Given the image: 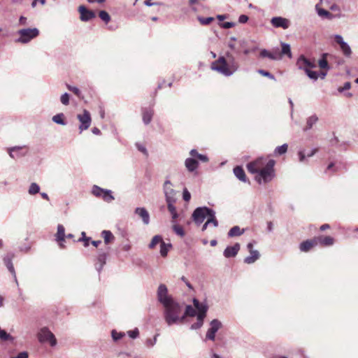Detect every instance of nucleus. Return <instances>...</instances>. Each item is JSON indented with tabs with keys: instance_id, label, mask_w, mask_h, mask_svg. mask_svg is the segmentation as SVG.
I'll return each mask as SVG.
<instances>
[{
	"instance_id": "nucleus-1",
	"label": "nucleus",
	"mask_w": 358,
	"mask_h": 358,
	"mask_svg": "<svg viewBox=\"0 0 358 358\" xmlns=\"http://www.w3.org/2000/svg\"><path fill=\"white\" fill-rule=\"evenodd\" d=\"M157 297L164 308L163 317L169 327L182 323V305L169 294L167 287L160 284L157 288Z\"/></svg>"
},
{
	"instance_id": "nucleus-2",
	"label": "nucleus",
	"mask_w": 358,
	"mask_h": 358,
	"mask_svg": "<svg viewBox=\"0 0 358 358\" xmlns=\"http://www.w3.org/2000/svg\"><path fill=\"white\" fill-rule=\"evenodd\" d=\"M239 66V63L233 54L227 51L213 62L210 68L225 77H229L238 70Z\"/></svg>"
},
{
	"instance_id": "nucleus-3",
	"label": "nucleus",
	"mask_w": 358,
	"mask_h": 358,
	"mask_svg": "<svg viewBox=\"0 0 358 358\" xmlns=\"http://www.w3.org/2000/svg\"><path fill=\"white\" fill-rule=\"evenodd\" d=\"M19 37L15 40L17 43L26 44L39 35L37 28L21 29L17 31Z\"/></svg>"
},
{
	"instance_id": "nucleus-4",
	"label": "nucleus",
	"mask_w": 358,
	"mask_h": 358,
	"mask_svg": "<svg viewBox=\"0 0 358 358\" xmlns=\"http://www.w3.org/2000/svg\"><path fill=\"white\" fill-rule=\"evenodd\" d=\"M37 338L41 343H49L51 347L57 344V341L50 330L46 327H42L37 334Z\"/></svg>"
},
{
	"instance_id": "nucleus-5",
	"label": "nucleus",
	"mask_w": 358,
	"mask_h": 358,
	"mask_svg": "<svg viewBox=\"0 0 358 358\" xmlns=\"http://www.w3.org/2000/svg\"><path fill=\"white\" fill-rule=\"evenodd\" d=\"M275 162L273 159H269L266 166L258 173L259 176L263 180L264 182H270L275 176L274 166Z\"/></svg>"
},
{
	"instance_id": "nucleus-6",
	"label": "nucleus",
	"mask_w": 358,
	"mask_h": 358,
	"mask_svg": "<svg viewBox=\"0 0 358 358\" xmlns=\"http://www.w3.org/2000/svg\"><path fill=\"white\" fill-rule=\"evenodd\" d=\"M212 208L207 206L197 207L192 213V218L196 225H200L206 218H208Z\"/></svg>"
},
{
	"instance_id": "nucleus-7",
	"label": "nucleus",
	"mask_w": 358,
	"mask_h": 358,
	"mask_svg": "<svg viewBox=\"0 0 358 358\" xmlns=\"http://www.w3.org/2000/svg\"><path fill=\"white\" fill-rule=\"evenodd\" d=\"M163 192L166 201L176 202V191L173 188V184L169 180L164 181Z\"/></svg>"
},
{
	"instance_id": "nucleus-8",
	"label": "nucleus",
	"mask_w": 358,
	"mask_h": 358,
	"mask_svg": "<svg viewBox=\"0 0 358 358\" xmlns=\"http://www.w3.org/2000/svg\"><path fill=\"white\" fill-rule=\"evenodd\" d=\"M222 327V322L217 319H213L210 322V327L206 334V339L214 341L215 340V334Z\"/></svg>"
},
{
	"instance_id": "nucleus-9",
	"label": "nucleus",
	"mask_w": 358,
	"mask_h": 358,
	"mask_svg": "<svg viewBox=\"0 0 358 358\" xmlns=\"http://www.w3.org/2000/svg\"><path fill=\"white\" fill-rule=\"evenodd\" d=\"M296 65L299 69L304 71L305 73L307 70L316 67L315 64L307 59L303 55L299 57L296 60Z\"/></svg>"
},
{
	"instance_id": "nucleus-10",
	"label": "nucleus",
	"mask_w": 358,
	"mask_h": 358,
	"mask_svg": "<svg viewBox=\"0 0 358 358\" xmlns=\"http://www.w3.org/2000/svg\"><path fill=\"white\" fill-rule=\"evenodd\" d=\"M78 119L80 122V125L79 126L80 133H81L83 130L87 129L91 124V116L89 111L87 110H83V114H78L77 115Z\"/></svg>"
},
{
	"instance_id": "nucleus-11",
	"label": "nucleus",
	"mask_w": 358,
	"mask_h": 358,
	"mask_svg": "<svg viewBox=\"0 0 358 358\" xmlns=\"http://www.w3.org/2000/svg\"><path fill=\"white\" fill-rule=\"evenodd\" d=\"M265 160L263 157H259L253 162L247 164L248 171L251 173H258L264 168Z\"/></svg>"
},
{
	"instance_id": "nucleus-12",
	"label": "nucleus",
	"mask_w": 358,
	"mask_h": 358,
	"mask_svg": "<svg viewBox=\"0 0 358 358\" xmlns=\"http://www.w3.org/2000/svg\"><path fill=\"white\" fill-rule=\"evenodd\" d=\"M247 248L250 253V255L246 257L244 259V263L248 264H251L255 263L257 259H259L260 254L258 250L252 249V248H253L252 243H249L247 245Z\"/></svg>"
},
{
	"instance_id": "nucleus-13",
	"label": "nucleus",
	"mask_w": 358,
	"mask_h": 358,
	"mask_svg": "<svg viewBox=\"0 0 358 358\" xmlns=\"http://www.w3.org/2000/svg\"><path fill=\"white\" fill-rule=\"evenodd\" d=\"M14 257L13 253H8L6 255H5L3 258V261L6 266L7 267L8 270L10 272V273L13 275V278L15 280V282H16L17 285H18V281L17 279L15 271L13 264V258Z\"/></svg>"
},
{
	"instance_id": "nucleus-14",
	"label": "nucleus",
	"mask_w": 358,
	"mask_h": 358,
	"mask_svg": "<svg viewBox=\"0 0 358 358\" xmlns=\"http://www.w3.org/2000/svg\"><path fill=\"white\" fill-rule=\"evenodd\" d=\"M80 14V20L83 22H88L96 17L93 10L87 9L85 6H80L78 8Z\"/></svg>"
},
{
	"instance_id": "nucleus-15",
	"label": "nucleus",
	"mask_w": 358,
	"mask_h": 358,
	"mask_svg": "<svg viewBox=\"0 0 358 358\" xmlns=\"http://www.w3.org/2000/svg\"><path fill=\"white\" fill-rule=\"evenodd\" d=\"M335 41L340 45V48L343 55L345 57H350L352 54V50L350 45L343 41V37L341 35L336 34L334 36Z\"/></svg>"
},
{
	"instance_id": "nucleus-16",
	"label": "nucleus",
	"mask_w": 358,
	"mask_h": 358,
	"mask_svg": "<svg viewBox=\"0 0 358 358\" xmlns=\"http://www.w3.org/2000/svg\"><path fill=\"white\" fill-rule=\"evenodd\" d=\"M271 23L275 28H282L284 29H287L289 27V21L282 17H272Z\"/></svg>"
},
{
	"instance_id": "nucleus-17",
	"label": "nucleus",
	"mask_w": 358,
	"mask_h": 358,
	"mask_svg": "<svg viewBox=\"0 0 358 358\" xmlns=\"http://www.w3.org/2000/svg\"><path fill=\"white\" fill-rule=\"evenodd\" d=\"M134 213L137 215L145 225L150 224V214L144 207H138L134 210Z\"/></svg>"
},
{
	"instance_id": "nucleus-18",
	"label": "nucleus",
	"mask_w": 358,
	"mask_h": 358,
	"mask_svg": "<svg viewBox=\"0 0 358 358\" xmlns=\"http://www.w3.org/2000/svg\"><path fill=\"white\" fill-rule=\"evenodd\" d=\"M316 10H317V15L320 17H321L322 18H326L328 20H332L334 18H341L343 17V15L341 13H338L336 15H333L331 13H329L328 10H327L324 8H319L317 5L316 6Z\"/></svg>"
},
{
	"instance_id": "nucleus-19",
	"label": "nucleus",
	"mask_w": 358,
	"mask_h": 358,
	"mask_svg": "<svg viewBox=\"0 0 358 358\" xmlns=\"http://www.w3.org/2000/svg\"><path fill=\"white\" fill-rule=\"evenodd\" d=\"M142 120L144 124H149L154 115V110L151 107L143 108L142 110Z\"/></svg>"
},
{
	"instance_id": "nucleus-20",
	"label": "nucleus",
	"mask_w": 358,
	"mask_h": 358,
	"mask_svg": "<svg viewBox=\"0 0 358 358\" xmlns=\"http://www.w3.org/2000/svg\"><path fill=\"white\" fill-rule=\"evenodd\" d=\"M240 250V244L236 243L233 246H227L224 250L223 255L227 258L234 257Z\"/></svg>"
},
{
	"instance_id": "nucleus-21",
	"label": "nucleus",
	"mask_w": 358,
	"mask_h": 358,
	"mask_svg": "<svg viewBox=\"0 0 358 358\" xmlns=\"http://www.w3.org/2000/svg\"><path fill=\"white\" fill-rule=\"evenodd\" d=\"M199 163L198 160L194 158H187L185 160V166L187 170L190 173H194L196 171L199 167Z\"/></svg>"
},
{
	"instance_id": "nucleus-22",
	"label": "nucleus",
	"mask_w": 358,
	"mask_h": 358,
	"mask_svg": "<svg viewBox=\"0 0 358 358\" xmlns=\"http://www.w3.org/2000/svg\"><path fill=\"white\" fill-rule=\"evenodd\" d=\"M107 255L106 252L99 253L97 257V263L95 265L96 270L100 273L106 262Z\"/></svg>"
},
{
	"instance_id": "nucleus-23",
	"label": "nucleus",
	"mask_w": 358,
	"mask_h": 358,
	"mask_svg": "<svg viewBox=\"0 0 358 358\" xmlns=\"http://www.w3.org/2000/svg\"><path fill=\"white\" fill-rule=\"evenodd\" d=\"M65 229L62 224L57 225V231L56 234V241L59 242L60 248H64V245L62 242L64 241L65 239Z\"/></svg>"
},
{
	"instance_id": "nucleus-24",
	"label": "nucleus",
	"mask_w": 358,
	"mask_h": 358,
	"mask_svg": "<svg viewBox=\"0 0 358 358\" xmlns=\"http://www.w3.org/2000/svg\"><path fill=\"white\" fill-rule=\"evenodd\" d=\"M315 239L317 240V244L320 243L323 246H331L334 243V239L331 236H320L315 238Z\"/></svg>"
},
{
	"instance_id": "nucleus-25",
	"label": "nucleus",
	"mask_w": 358,
	"mask_h": 358,
	"mask_svg": "<svg viewBox=\"0 0 358 358\" xmlns=\"http://www.w3.org/2000/svg\"><path fill=\"white\" fill-rule=\"evenodd\" d=\"M317 245V240L315 238L312 240H307L303 242H302L300 244V250L302 252H308L313 247Z\"/></svg>"
},
{
	"instance_id": "nucleus-26",
	"label": "nucleus",
	"mask_w": 358,
	"mask_h": 358,
	"mask_svg": "<svg viewBox=\"0 0 358 358\" xmlns=\"http://www.w3.org/2000/svg\"><path fill=\"white\" fill-rule=\"evenodd\" d=\"M259 55L261 57H268L272 60H278L281 58L279 52L272 53L266 49L262 50Z\"/></svg>"
},
{
	"instance_id": "nucleus-27",
	"label": "nucleus",
	"mask_w": 358,
	"mask_h": 358,
	"mask_svg": "<svg viewBox=\"0 0 358 358\" xmlns=\"http://www.w3.org/2000/svg\"><path fill=\"white\" fill-rule=\"evenodd\" d=\"M234 173L236 177L242 182H247V177L245 176L243 169L241 166H236L234 168Z\"/></svg>"
},
{
	"instance_id": "nucleus-28",
	"label": "nucleus",
	"mask_w": 358,
	"mask_h": 358,
	"mask_svg": "<svg viewBox=\"0 0 358 358\" xmlns=\"http://www.w3.org/2000/svg\"><path fill=\"white\" fill-rule=\"evenodd\" d=\"M24 147L25 146H14V147L8 148V152L9 156L12 159H16V158L24 156L25 154H22L20 152H17V155L13 154L14 152L19 151Z\"/></svg>"
},
{
	"instance_id": "nucleus-29",
	"label": "nucleus",
	"mask_w": 358,
	"mask_h": 358,
	"mask_svg": "<svg viewBox=\"0 0 358 358\" xmlns=\"http://www.w3.org/2000/svg\"><path fill=\"white\" fill-rule=\"evenodd\" d=\"M318 121V117L316 115H313L308 117L306 120V125L303 128L304 131H307L312 129L313 126Z\"/></svg>"
},
{
	"instance_id": "nucleus-30",
	"label": "nucleus",
	"mask_w": 358,
	"mask_h": 358,
	"mask_svg": "<svg viewBox=\"0 0 358 358\" xmlns=\"http://www.w3.org/2000/svg\"><path fill=\"white\" fill-rule=\"evenodd\" d=\"M196 315V311L191 305L186 306L185 311L182 312V322L187 317H194Z\"/></svg>"
},
{
	"instance_id": "nucleus-31",
	"label": "nucleus",
	"mask_w": 358,
	"mask_h": 358,
	"mask_svg": "<svg viewBox=\"0 0 358 358\" xmlns=\"http://www.w3.org/2000/svg\"><path fill=\"white\" fill-rule=\"evenodd\" d=\"M244 233V229H241L238 226H234L228 232L229 237H234L242 235Z\"/></svg>"
},
{
	"instance_id": "nucleus-32",
	"label": "nucleus",
	"mask_w": 358,
	"mask_h": 358,
	"mask_svg": "<svg viewBox=\"0 0 358 358\" xmlns=\"http://www.w3.org/2000/svg\"><path fill=\"white\" fill-rule=\"evenodd\" d=\"M287 148L288 145L287 143L278 146L273 151V155L275 157L282 155L287 152Z\"/></svg>"
},
{
	"instance_id": "nucleus-33",
	"label": "nucleus",
	"mask_w": 358,
	"mask_h": 358,
	"mask_svg": "<svg viewBox=\"0 0 358 358\" xmlns=\"http://www.w3.org/2000/svg\"><path fill=\"white\" fill-rule=\"evenodd\" d=\"M101 235L104 239V242L106 244H108V243L113 242L115 239V236L111 233V231H108V230H103L101 232Z\"/></svg>"
},
{
	"instance_id": "nucleus-34",
	"label": "nucleus",
	"mask_w": 358,
	"mask_h": 358,
	"mask_svg": "<svg viewBox=\"0 0 358 358\" xmlns=\"http://www.w3.org/2000/svg\"><path fill=\"white\" fill-rule=\"evenodd\" d=\"M281 53L280 55H287L289 59L292 57L291 48L288 43H281Z\"/></svg>"
},
{
	"instance_id": "nucleus-35",
	"label": "nucleus",
	"mask_w": 358,
	"mask_h": 358,
	"mask_svg": "<svg viewBox=\"0 0 358 358\" xmlns=\"http://www.w3.org/2000/svg\"><path fill=\"white\" fill-rule=\"evenodd\" d=\"M52 121L60 125H66V122L64 120V113H58L55 115H54L52 118Z\"/></svg>"
},
{
	"instance_id": "nucleus-36",
	"label": "nucleus",
	"mask_w": 358,
	"mask_h": 358,
	"mask_svg": "<svg viewBox=\"0 0 358 358\" xmlns=\"http://www.w3.org/2000/svg\"><path fill=\"white\" fill-rule=\"evenodd\" d=\"M207 224H212L214 227H217L218 226V221L215 217V211L213 209H212L207 218Z\"/></svg>"
},
{
	"instance_id": "nucleus-37",
	"label": "nucleus",
	"mask_w": 358,
	"mask_h": 358,
	"mask_svg": "<svg viewBox=\"0 0 358 358\" xmlns=\"http://www.w3.org/2000/svg\"><path fill=\"white\" fill-rule=\"evenodd\" d=\"M239 48L243 49V52L244 55H248L250 53L251 50L248 48V41L245 39H240L238 41Z\"/></svg>"
},
{
	"instance_id": "nucleus-38",
	"label": "nucleus",
	"mask_w": 358,
	"mask_h": 358,
	"mask_svg": "<svg viewBox=\"0 0 358 358\" xmlns=\"http://www.w3.org/2000/svg\"><path fill=\"white\" fill-rule=\"evenodd\" d=\"M101 199L108 203H110L115 199L114 196L112 195V192L109 189H103Z\"/></svg>"
},
{
	"instance_id": "nucleus-39",
	"label": "nucleus",
	"mask_w": 358,
	"mask_h": 358,
	"mask_svg": "<svg viewBox=\"0 0 358 358\" xmlns=\"http://www.w3.org/2000/svg\"><path fill=\"white\" fill-rule=\"evenodd\" d=\"M327 53L322 54V58L319 59L318 64L321 69L328 70L329 69V66L327 60Z\"/></svg>"
},
{
	"instance_id": "nucleus-40",
	"label": "nucleus",
	"mask_w": 358,
	"mask_h": 358,
	"mask_svg": "<svg viewBox=\"0 0 358 358\" xmlns=\"http://www.w3.org/2000/svg\"><path fill=\"white\" fill-rule=\"evenodd\" d=\"M40 192V186L36 182H31L28 189L30 195H35Z\"/></svg>"
},
{
	"instance_id": "nucleus-41",
	"label": "nucleus",
	"mask_w": 358,
	"mask_h": 358,
	"mask_svg": "<svg viewBox=\"0 0 358 358\" xmlns=\"http://www.w3.org/2000/svg\"><path fill=\"white\" fill-rule=\"evenodd\" d=\"M171 247L170 243L166 244L164 241L160 244V254L162 257H166L168 254L169 248Z\"/></svg>"
},
{
	"instance_id": "nucleus-42",
	"label": "nucleus",
	"mask_w": 358,
	"mask_h": 358,
	"mask_svg": "<svg viewBox=\"0 0 358 358\" xmlns=\"http://www.w3.org/2000/svg\"><path fill=\"white\" fill-rule=\"evenodd\" d=\"M162 241H163L162 237L159 235H156L152 238L151 242L150 243L149 248L152 249L155 248V245L158 243L161 244Z\"/></svg>"
},
{
	"instance_id": "nucleus-43",
	"label": "nucleus",
	"mask_w": 358,
	"mask_h": 358,
	"mask_svg": "<svg viewBox=\"0 0 358 358\" xmlns=\"http://www.w3.org/2000/svg\"><path fill=\"white\" fill-rule=\"evenodd\" d=\"M103 192V188H101V187H99L97 185H94L92 187V193L95 196L101 198Z\"/></svg>"
},
{
	"instance_id": "nucleus-44",
	"label": "nucleus",
	"mask_w": 358,
	"mask_h": 358,
	"mask_svg": "<svg viewBox=\"0 0 358 358\" xmlns=\"http://www.w3.org/2000/svg\"><path fill=\"white\" fill-rule=\"evenodd\" d=\"M99 16L106 24L110 21V15L105 10L99 11Z\"/></svg>"
},
{
	"instance_id": "nucleus-45",
	"label": "nucleus",
	"mask_w": 358,
	"mask_h": 358,
	"mask_svg": "<svg viewBox=\"0 0 358 358\" xmlns=\"http://www.w3.org/2000/svg\"><path fill=\"white\" fill-rule=\"evenodd\" d=\"M173 230L178 236L180 237H183L185 236V231L183 228L178 224H173Z\"/></svg>"
},
{
	"instance_id": "nucleus-46",
	"label": "nucleus",
	"mask_w": 358,
	"mask_h": 358,
	"mask_svg": "<svg viewBox=\"0 0 358 358\" xmlns=\"http://www.w3.org/2000/svg\"><path fill=\"white\" fill-rule=\"evenodd\" d=\"M66 87L69 91L73 92L78 98L82 97V93L77 87L71 86L70 85H67Z\"/></svg>"
},
{
	"instance_id": "nucleus-47",
	"label": "nucleus",
	"mask_w": 358,
	"mask_h": 358,
	"mask_svg": "<svg viewBox=\"0 0 358 358\" xmlns=\"http://www.w3.org/2000/svg\"><path fill=\"white\" fill-rule=\"evenodd\" d=\"M90 239H91V238L90 237H87L85 232L83 231L81 233V238H80L78 239V241H83V245L85 247H87L89 245V243H90Z\"/></svg>"
},
{
	"instance_id": "nucleus-48",
	"label": "nucleus",
	"mask_w": 358,
	"mask_h": 358,
	"mask_svg": "<svg viewBox=\"0 0 358 358\" xmlns=\"http://www.w3.org/2000/svg\"><path fill=\"white\" fill-rule=\"evenodd\" d=\"M112 338L115 341L120 340L124 336V333L117 332L115 330H113L111 332Z\"/></svg>"
},
{
	"instance_id": "nucleus-49",
	"label": "nucleus",
	"mask_w": 358,
	"mask_h": 358,
	"mask_svg": "<svg viewBox=\"0 0 358 358\" xmlns=\"http://www.w3.org/2000/svg\"><path fill=\"white\" fill-rule=\"evenodd\" d=\"M257 72L263 76L267 77L271 80H275V76L272 73H271L270 72H268L267 71H265L263 69H259L257 71Z\"/></svg>"
},
{
	"instance_id": "nucleus-50",
	"label": "nucleus",
	"mask_w": 358,
	"mask_h": 358,
	"mask_svg": "<svg viewBox=\"0 0 358 358\" xmlns=\"http://www.w3.org/2000/svg\"><path fill=\"white\" fill-rule=\"evenodd\" d=\"M199 21L201 22L203 25H207L209 24L211 22L214 20V18L212 17H198Z\"/></svg>"
},
{
	"instance_id": "nucleus-51",
	"label": "nucleus",
	"mask_w": 358,
	"mask_h": 358,
	"mask_svg": "<svg viewBox=\"0 0 358 358\" xmlns=\"http://www.w3.org/2000/svg\"><path fill=\"white\" fill-rule=\"evenodd\" d=\"M69 99H70V96L69 94L67 93V92H65L64 94H63L61 97H60V101L61 103L64 105V106H67L69 104Z\"/></svg>"
},
{
	"instance_id": "nucleus-52",
	"label": "nucleus",
	"mask_w": 358,
	"mask_h": 358,
	"mask_svg": "<svg viewBox=\"0 0 358 358\" xmlns=\"http://www.w3.org/2000/svg\"><path fill=\"white\" fill-rule=\"evenodd\" d=\"M306 74L312 80H317L318 78V73L316 71H311L310 69L307 70Z\"/></svg>"
},
{
	"instance_id": "nucleus-53",
	"label": "nucleus",
	"mask_w": 358,
	"mask_h": 358,
	"mask_svg": "<svg viewBox=\"0 0 358 358\" xmlns=\"http://www.w3.org/2000/svg\"><path fill=\"white\" fill-rule=\"evenodd\" d=\"M182 199L185 201L189 202L191 199V194L187 190V188H185L182 192Z\"/></svg>"
},
{
	"instance_id": "nucleus-54",
	"label": "nucleus",
	"mask_w": 358,
	"mask_h": 358,
	"mask_svg": "<svg viewBox=\"0 0 358 358\" xmlns=\"http://www.w3.org/2000/svg\"><path fill=\"white\" fill-rule=\"evenodd\" d=\"M129 336L131 338H136L139 335V331L137 328L130 330L127 332Z\"/></svg>"
},
{
	"instance_id": "nucleus-55",
	"label": "nucleus",
	"mask_w": 358,
	"mask_h": 358,
	"mask_svg": "<svg viewBox=\"0 0 358 358\" xmlns=\"http://www.w3.org/2000/svg\"><path fill=\"white\" fill-rule=\"evenodd\" d=\"M157 336H158V334L155 335L153 338L147 339L146 345L149 348L153 347L156 344Z\"/></svg>"
},
{
	"instance_id": "nucleus-56",
	"label": "nucleus",
	"mask_w": 358,
	"mask_h": 358,
	"mask_svg": "<svg viewBox=\"0 0 358 358\" xmlns=\"http://www.w3.org/2000/svg\"><path fill=\"white\" fill-rule=\"evenodd\" d=\"M136 147L140 152H141L142 153H143L145 155H148V150L143 145H142L140 143H136Z\"/></svg>"
},
{
	"instance_id": "nucleus-57",
	"label": "nucleus",
	"mask_w": 358,
	"mask_h": 358,
	"mask_svg": "<svg viewBox=\"0 0 358 358\" xmlns=\"http://www.w3.org/2000/svg\"><path fill=\"white\" fill-rule=\"evenodd\" d=\"M175 203L176 202L166 201L167 208H168V210L170 212V213L177 211L176 208L174 206Z\"/></svg>"
},
{
	"instance_id": "nucleus-58",
	"label": "nucleus",
	"mask_w": 358,
	"mask_h": 358,
	"mask_svg": "<svg viewBox=\"0 0 358 358\" xmlns=\"http://www.w3.org/2000/svg\"><path fill=\"white\" fill-rule=\"evenodd\" d=\"M299 160L300 162H303L307 157L305 150H299L298 152Z\"/></svg>"
},
{
	"instance_id": "nucleus-59",
	"label": "nucleus",
	"mask_w": 358,
	"mask_h": 358,
	"mask_svg": "<svg viewBox=\"0 0 358 358\" xmlns=\"http://www.w3.org/2000/svg\"><path fill=\"white\" fill-rule=\"evenodd\" d=\"M29 354L26 351L20 352L16 356L11 357L10 358H28Z\"/></svg>"
},
{
	"instance_id": "nucleus-60",
	"label": "nucleus",
	"mask_w": 358,
	"mask_h": 358,
	"mask_svg": "<svg viewBox=\"0 0 358 358\" xmlns=\"http://www.w3.org/2000/svg\"><path fill=\"white\" fill-rule=\"evenodd\" d=\"M196 159H199L202 162H208V157L206 155L199 154L197 157H196Z\"/></svg>"
},
{
	"instance_id": "nucleus-61",
	"label": "nucleus",
	"mask_w": 358,
	"mask_h": 358,
	"mask_svg": "<svg viewBox=\"0 0 358 358\" xmlns=\"http://www.w3.org/2000/svg\"><path fill=\"white\" fill-rule=\"evenodd\" d=\"M351 87V84L350 82H346L345 83H344L343 86V87H341L338 88V91L340 92H343L345 90H348Z\"/></svg>"
},
{
	"instance_id": "nucleus-62",
	"label": "nucleus",
	"mask_w": 358,
	"mask_h": 358,
	"mask_svg": "<svg viewBox=\"0 0 358 358\" xmlns=\"http://www.w3.org/2000/svg\"><path fill=\"white\" fill-rule=\"evenodd\" d=\"M196 308L199 311V313H206L207 310H208L207 306L205 304H202V303H201L200 306H199V308Z\"/></svg>"
},
{
	"instance_id": "nucleus-63",
	"label": "nucleus",
	"mask_w": 358,
	"mask_h": 358,
	"mask_svg": "<svg viewBox=\"0 0 358 358\" xmlns=\"http://www.w3.org/2000/svg\"><path fill=\"white\" fill-rule=\"evenodd\" d=\"M203 325V322H199V321H196V322L192 324L191 325V329H200Z\"/></svg>"
},
{
	"instance_id": "nucleus-64",
	"label": "nucleus",
	"mask_w": 358,
	"mask_h": 358,
	"mask_svg": "<svg viewBox=\"0 0 358 358\" xmlns=\"http://www.w3.org/2000/svg\"><path fill=\"white\" fill-rule=\"evenodd\" d=\"M234 23L232 22H225L222 24V27L224 29H229L234 26Z\"/></svg>"
}]
</instances>
